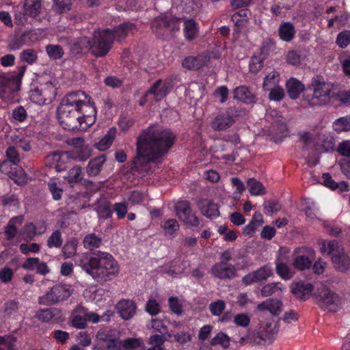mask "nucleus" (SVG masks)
I'll return each mask as SVG.
<instances>
[{"label": "nucleus", "instance_id": "nucleus-1", "mask_svg": "<svg viewBox=\"0 0 350 350\" xmlns=\"http://www.w3.org/2000/svg\"><path fill=\"white\" fill-rule=\"evenodd\" d=\"M176 139V134L171 129H160L154 124L142 130L137 138V154L133 159L131 170L145 171L150 163L161 161Z\"/></svg>", "mask_w": 350, "mask_h": 350}, {"label": "nucleus", "instance_id": "nucleus-2", "mask_svg": "<svg viewBox=\"0 0 350 350\" xmlns=\"http://www.w3.org/2000/svg\"><path fill=\"white\" fill-rule=\"evenodd\" d=\"M88 95L82 91L73 92L68 94L60 102L57 107V118L60 126L63 129L68 131H86V116L82 112L83 106L87 103L81 99Z\"/></svg>", "mask_w": 350, "mask_h": 350}, {"label": "nucleus", "instance_id": "nucleus-3", "mask_svg": "<svg viewBox=\"0 0 350 350\" xmlns=\"http://www.w3.org/2000/svg\"><path fill=\"white\" fill-rule=\"evenodd\" d=\"M119 272L117 261L109 253L89 252V275L98 282L112 280Z\"/></svg>", "mask_w": 350, "mask_h": 350}, {"label": "nucleus", "instance_id": "nucleus-4", "mask_svg": "<svg viewBox=\"0 0 350 350\" xmlns=\"http://www.w3.org/2000/svg\"><path fill=\"white\" fill-rule=\"evenodd\" d=\"M27 66L23 65L17 67V70L13 73L0 75V98L11 99L14 94L20 90L22 78L24 76Z\"/></svg>", "mask_w": 350, "mask_h": 350}, {"label": "nucleus", "instance_id": "nucleus-5", "mask_svg": "<svg viewBox=\"0 0 350 350\" xmlns=\"http://www.w3.org/2000/svg\"><path fill=\"white\" fill-rule=\"evenodd\" d=\"M87 156L79 150L57 151L50 154L46 157V163L51 168H54L57 172L66 170L71 161H85Z\"/></svg>", "mask_w": 350, "mask_h": 350}, {"label": "nucleus", "instance_id": "nucleus-6", "mask_svg": "<svg viewBox=\"0 0 350 350\" xmlns=\"http://www.w3.org/2000/svg\"><path fill=\"white\" fill-rule=\"evenodd\" d=\"M184 17L162 14L155 17L151 22L152 31L161 38L169 32L179 31L180 24Z\"/></svg>", "mask_w": 350, "mask_h": 350}, {"label": "nucleus", "instance_id": "nucleus-7", "mask_svg": "<svg viewBox=\"0 0 350 350\" xmlns=\"http://www.w3.org/2000/svg\"><path fill=\"white\" fill-rule=\"evenodd\" d=\"M314 88L312 97L309 100L310 105H326L332 101L334 90L329 88L322 76L315 75L311 82Z\"/></svg>", "mask_w": 350, "mask_h": 350}, {"label": "nucleus", "instance_id": "nucleus-8", "mask_svg": "<svg viewBox=\"0 0 350 350\" xmlns=\"http://www.w3.org/2000/svg\"><path fill=\"white\" fill-rule=\"evenodd\" d=\"M171 90L170 81L157 79L142 96L139 101V105L144 107L148 102H150V104L159 103L165 98Z\"/></svg>", "mask_w": 350, "mask_h": 350}, {"label": "nucleus", "instance_id": "nucleus-9", "mask_svg": "<svg viewBox=\"0 0 350 350\" xmlns=\"http://www.w3.org/2000/svg\"><path fill=\"white\" fill-rule=\"evenodd\" d=\"M92 53L97 57L105 56L114 42L111 29H97L94 32Z\"/></svg>", "mask_w": 350, "mask_h": 350}, {"label": "nucleus", "instance_id": "nucleus-10", "mask_svg": "<svg viewBox=\"0 0 350 350\" xmlns=\"http://www.w3.org/2000/svg\"><path fill=\"white\" fill-rule=\"evenodd\" d=\"M5 155L8 161H4L0 163V170L3 172L5 165H7L8 163H10L14 167L13 168L11 167V170L8 172L9 177L18 184L25 183V177L24 176V171L18 166L21 159L18 152L16 150V147L9 146L5 150Z\"/></svg>", "mask_w": 350, "mask_h": 350}, {"label": "nucleus", "instance_id": "nucleus-11", "mask_svg": "<svg viewBox=\"0 0 350 350\" xmlns=\"http://www.w3.org/2000/svg\"><path fill=\"white\" fill-rule=\"evenodd\" d=\"M72 294L70 287L64 284H56L44 295L40 297L38 302L42 305H52L67 299Z\"/></svg>", "mask_w": 350, "mask_h": 350}, {"label": "nucleus", "instance_id": "nucleus-12", "mask_svg": "<svg viewBox=\"0 0 350 350\" xmlns=\"http://www.w3.org/2000/svg\"><path fill=\"white\" fill-rule=\"evenodd\" d=\"M176 215L184 224L190 227H198L200 219L193 213L190 202L187 200L178 201L174 206Z\"/></svg>", "mask_w": 350, "mask_h": 350}, {"label": "nucleus", "instance_id": "nucleus-13", "mask_svg": "<svg viewBox=\"0 0 350 350\" xmlns=\"http://www.w3.org/2000/svg\"><path fill=\"white\" fill-rule=\"evenodd\" d=\"M317 304L323 310H334L336 306L338 295L328 287L321 284L313 295Z\"/></svg>", "mask_w": 350, "mask_h": 350}, {"label": "nucleus", "instance_id": "nucleus-14", "mask_svg": "<svg viewBox=\"0 0 350 350\" xmlns=\"http://www.w3.org/2000/svg\"><path fill=\"white\" fill-rule=\"evenodd\" d=\"M96 338L98 340L107 342V350H120V332L116 329L101 328L98 331Z\"/></svg>", "mask_w": 350, "mask_h": 350}, {"label": "nucleus", "instance_id": "nucleus-15", "mask_svg": "<svg viewBox=\"0 0 350 350\" xmlns=\"http://www.w3.org/2000/svg\"><path fill=\"white\" fill-rule=\"evenodd\" d=\"M55 90L51 85H41L31 91L30 98L33 103L44 105L50 103L54 98Z\"/></svg>", "mask_w": 350, "mask_h": 350}, {"label": "nucleus", "instance_id": "nucleus-16", "mask_svg": "<svg viewBox=\"0 0 350 350\" xmlns=\"http://www.w3.org/2000/svg\"><path fill=\"white\" fill-rule=\"evenodd\" d=\"M211 273L220 280H231L237 276V269L227 262H218L213 265Z\"/></svg>", "mask_w": 350, "mask_h": 350}, {"label": "nucleus", "instance_id": "nucleus-17", "mask_svg": "<svg viewBox=\"0 0 350 350\" xmlns=\"http://www.w3.org/2000/svg\"><path fill=\"white\" fill-rule=\"evenodd\" d=\"M269 55V47L263 44L258 51H256L250 58L249 70L251 73L257 74L264 66V61Z\"/></svg>", "mask_w": 350, "mask_h": 350}, {"label": "nucleus", "instance_id": "nucleus-18", "mask_svg": "<svg viewBox=\"0 0 350 350\" xmlns=\"http://www.w3.org/2000/svg\"><path fill=\"white\" fill-rule=\"evenodd\" d=\"M272 275L273 270L271 267L269 265H264L243 276L241 282L245 286H248L254 283L265 281Z\"/></svg>", "mask_w": 350, "mask_h": 350}, {"label": "nucleus", "instance_id": "nucleus-19", "mask_svg": "<svg viewBox=\"0 0 350 350\" xmlns=\"http://www.w3.org/2000/svg\"><path fill=\"white\" fill-rule=\"evenodd\" d=\"M231 113L232 108H229L225 113L217 115L211 121V128L216 131L230 128L235 122V117Z\"/></svg>", "mask_w": 350, "mask_h": 350}, {"label": "nucleus", "instance_id": "nucleus-20", "mask_svg": "<svg viewBox=\"0 0 350 350\" xmlns=\"http://www.w3.org/2000/svg\"><path fill=\"white\" fill-rule=\"evenodd\" d=\"M21 267L26 271H35L37 274L45 276L50 272L46 262L38 257H29L25 260Z\"/></svg>", "mask_w": 350, "mask_h": 350}, {"label": "nucleus", "instance_id": "nucleus-21", "mask_svg": "<svg viewBox=\"0 0 350 350\" xmlns=\"http://www.w3.org/2000/svg\"><path fill=\"white\" fill-rule=\"evenodd\" d=\"M293 295L299 300L306 301L311 295L314 286L302 281L293 283L291 287Z\"/></svg>", "mask_w": 350, "mask_h": 350}, {"label": "nucleus", "instance_id": "nucleus-22", "mask_svg": "<svg viewBox=\"0 0 350 350\" xmlns=\"http://www.w3.org/2000/svg\"><path fill=\"white\" fill-rule=\"evenodd\" d=\"M137 31V28L133 23L126 21L120 23L113 29L111 32L113 33V40L116 39L120 41L126 38L129 34H133Z\"/></svg>", "mask_w": 350, "mask_h": 350}, {"label": "nucleus", "instance_id": "nucleus-23", "mask_svg": "<svg viewBox=\"0 0 350 350\" xmlns=\"http://www.w3.org/2000/svg\"><path fill=\"white\" fill-rule=\"evenodd\" d=\"M116 309L122 319L124 320H130L136 313L137 306L133 300L121 299L117 305Z\"/></svg>", "mask_w": 350, "mask_h": 350}, {"label": "nucleus", "instance_id": "nucleus-24", "mask_svg": "<svg viewBox=\"0 0 350 350\" xmlns=\"http://www.w3.org/2000/svg\"><path fill=\"white\" fill-rule=\"evenodd\" d=\"M172 9L179 13L191 14L197 12L200 6L198 0H172Z\"/></svg>", "mask_w": 350, "mask_h": 350}, {"label": "nucleus", "instance_id": "nucleus-25", "mask_svg": "<svg viewBox=\"0 0 350 350\" xmlns=\"http://www.w3.org/2000/svg\"><path fill=\"white\" fill-rule=\"evenodd\" d=\"M35 317L43 323H48L51 320H53L54 322L62 321V312L56 308L40 309L36 312Z\"/></svg>", "mask_w": 350, "mask_h": 350}, {"label": "nucleus", "instance_id": "nucleus-26", "mask_svg": "<svg viewBox=\"0 0 350 350\" xmlns=\"http://www.w3.org/2000/svg\"><path fill=\"white\" fill-rule=\"evenodd\" d=\"M201 213L208 219H213L219 216V206L212 200L203 199L198 203Z\"/></svg>", "mask_w": 350, "mask_h": 350}, {"label": "nucleus", "instance_id": "nucleus-27", "mask_svg": "<svg viewBox=\"0 0 350 350\" xmlns=\"http://www.w3.org/2000/svg\"><path fill=\"white\" fill-rule=\"evenodd\" d=\"M331 260L334 268L338 271L345 273L350 269V257L344 252V249L334 253Z\"/></svg>", "mask_w": 350, "mask_h": 350}, {"label": "nucleus", "instance_id": "nucleus-28", "mask_svg": "<svg viewBox=\"0 0 350 350\" xmlns=\"http://www.w3.org/2000/svg\"><path fill=\"white\" fill-rule=\"evenodd\" d=\"M233 98L247 105L257 101L256 96L245 85H240L233 90Z\"/></svg>", "mask_w": 350, "mask_h": 350}, {"label": "nucleus", "instance_id": "nucleus-29", "mask_svg": "<svg viewBox=\"0 0 350 350\" xmlns=\"http://www.w3.org/2000/svg\"><path fill=\"white\" fill-rule=\"evenodd\" d=\"M286 92L291 99H297L305 90L304 85L298 79L291 77L286 83Z\"/></svg>", "mask_w": 350, "mask_h": 350}, {"label": "nucleus", "instance_id": "nucleus-30", "mask_svg": "<svg viewBox=\"0 0 350 350\" xmlns=\"http://www.w3.org/2000/svg\"><path fill=\"white\" fill-rule=\"evenodd\" d=\"M88 323V311L83 308H77L71 315L72 325L77 329H83Z\"/></svg>", "mask_w": 350, "mask_h": 350}, {"label": "nucleus", "instance_id": "nucleus-31", "mask_svg": "<svg viewBox=\"0 0 350 350\" xmlns=\"http://www.w3.org/2000/svg\"><path fill=\"white\" fill-rule=\"evenodd\" d=\"M295 28L291 22H282L278 28V36L284 42H289L295 38Z\"/></svg>", "mask_w": 350, "mask_h": 350}, {"label": "nucleus", "instance_id": "nucleus-32", "mask_svg": "<svg viewBox=\"0 0 350 350\" xmlns=\"http://www.w3.org/2000/svg\"><path fill=\"white\" fill-rule=\"evenodd\" d=\"M198 32V23L193 19L185 20L183 33L187 40H193L197 37Z\"/></svg>", "mask_w": 350, "mask_h": 350}, {"label": "nucleus", "instance_id": "nucleus-33", "mask_svg": "<svg viewBox=\"0 0 350 350\" xmlns=\"http://www.w3.org/2000/svg\"><path fill=\"white\" fill-rule=\"evenodd\" d=\"M23 217L16 216L11 218L5 229V235L8 240L13 239L17 234L16 224L21 225L23 223Z\"/></svg>", "mask_w": 350, "mask_h": 350}, {"label": "nucleus", "instance_id": "nucleus-34", "mask_svg": "<svg viewBox=\"0 0 350 350\" xmlns=\"http://www.w3.org/2000/svg\"><path fill=\"white\" fill-rule=\"evenodd\" d=\"M204 65V60L201 57L188 56L182 62V66L189 70H196Z\"/></svg>", "mask_w": 350, "mask_h": 350}, {"label": "nucleus", "instance_id": "nucleus-35", "mask_svg": "<svg viewBox=\"0 0 350 350\" xmlns=\"http://www.w3.org/2000/svg\"><path fill=\"white\" fill-rule=\"evenodd\" d=\"M41 7V0H25V15L36 17L38 15Z\"/></svg>", "mask_w": 350, "mask_h": 350}, {"label": "nucleus", "instance_id": "nucleus-36", "mask_svg": "<svg viewBox=\"0 0 350 350\" xmlns=\"http://www.w3.org/2000/svg\"><path fill=\"white\" fill-rule=\"evenodd\" d=\"M343 247L339 245L336 240L323 241L320 250L322 254L333 255L334 253L339 252Z\"/></svg>", "mask_w": 350, "mask_h": 350}, {"label": "nucleus", "instance_id": "nucleus-37", "mask_svg": "<svg viewBox=\"0 0 350 350\" xmlns=\"http://www.w3.org/2000/svg\"><path fill=\"white\" fill-rule=\"evenodd\" d=\"M312 265V259L307 255H297L293 261V266L297 270L309 269Z\"/></svg>", "mask_w": 350, "mask_h": 350}, {"label": "nucleus", "instance_id": "nucleus-38", "mask_svg": "<svg viewBox=\"0 0 350 350\" xmlns=\"http://www.w3.org/2000/svg\"><path fill=\"white\" fill-rule=\"evenodd\" d=\"M106 161L105 154H101L94 159L89 161V176L98 175Z\"/></svg>", "mask_w": 350, "mask_h": 350}, {"label": "nucleus", "instance_id": "nucleus-39", "mask_svg": "<svg viewBox=\"0 0 350 350\" xmlns=\"http://www.w3.org/2000/svg\"><path fill=\"white\" fill-rule=\"evenodd\" d=\"M36 234V226L33 223H27L20 232L18 238L21 241H29L33 240Z\"/></svg>", "mask_w": 350, "mask_h": 350}, {"label": "nucleus", "instance_id": "nucleus-40", "mask_svg": "<svg viewBox=\"0 0 350 350\" xmlns=\"http://www.w3.org/2000/svg\"><path fill=\"white\" fill-rule=\"evenodd\" d=\"M334 130L337 133L350 131V115L336 119L333 123Z\"/></svg>", "mask_w": 350, "mask_h": 350}, {"label": "nucleus", "instance_id": "nucleus-41", "mask_svg": "<svg viewBox=\"0 0 350 350\" xmlns=\"http://www.w3.org/2000/svg\"><path fill=\"white\" fill-rule=\"evenodd\" d=\"M275 270L277 274L282 279L285 280H290L293 275V272L291 270L289 267L282 262H275Z\"/></svg>", "mask_w": 350, "mask_h": 350}, {"label": "nucleus", "instance_id": "nucleus-42", "mask_svg": "<svg viewBox=\"0 0 350 350\" xmlns=\"http://www.w3.org/2000/svg\"><path fill=\"white\" fill-rule=\"evenodd\" d=\"M247 186L251 195L261 196L265 193V189L263 185L254 178H249Z\"/></svg>", "mask_w": 350, "mask_h": 350}, {"label": "nucleus", "instance_id": "nucleus-43", "mask_svg": "<svg viewBox=\"0 0 350 350\" xmlns=\"http://www.w3.org/2000/svg\"><path fill=\"white\" fill-rule=\"evenodd\" d=\"M16 339L12 335L0 336V350H16Z\"/></svg>", "mask_w": 350, "mask_h": 350}, {"label": "nucleus", "instance_id": "nucleus-44", "mask_svg": "<svg viewBox=\"0 0 350 350\" xmlns=\"http://www.w3.org/2000/svg\"><path fill=\"white\" fill-rule=\"evenodd\" d=\"M180 226L175 219H169L163 225V228L165 235L174 237L176 232L179 230Z\"/></svg>", "mask_w": 350, "mask_h": 350}, {"label": "nucleus", "instance_id": "nucleus-45", "mask_svg": "<svg viewBox=\"0 0 350 350\" xmlns=\"http://www.w3.org/2000/svg\"><path fill=\"white\" fill-rule=\"evenodd\" d=\"M46 52L51 59L55 60L61 59L64 54L63 48L59 44H48Z\"/></svg>", "mask_w": 350, "mask_h": 350}, {"label": "nucleus", "instance_id": "nucleus-46", "mask_svg": "<svg viewBox=\"0 0 350 350\" xmlns=\"http://www.w3.org/2000/svg\"><path fill=\"white\" fill-rule=\"evenodd\" d=\"M147 199V194L145 191L139 190L132 191L128 198L129 202L132 205L141 204Z\"/></svg>", "mask_w": 350, "mask_h": 350}, {"label": "nucleus", "instance_id": "nucleus-47", "mask_svg": "<svg viewBox=\"0 0 350 350\" xmlns=\"http://www.w3.org/2000/svg\"><path fill=\"white\" fill-rule=\"evenodd\" d=\"M142 345L140 339L136 338H127L124 340H120V350L135 349Z\"/></svg>", "mask_w": 350, "mask_h": 350}, {"label": "nucleus", "instance_id": "nucleus-48", "mask_svg": "<svg viewBox=\"0 0 350 350\" xmlns=\"http://www.w3.org/2000/svg\"><path fill=\"white\" fill-rule=\"evenodd\" d=\"M65 178L70 184L80 182L82 180L81 167L79 165H75L69 170L67 176H66Z\"/></svg>", "mask_w": 350, "mask_h": 350}, {"label": "nucleus", "instance_id": "nucleus-49", "mask_svg": "<svg viewBox=\"0 0 350 350\" xmlns=\"http://www.w3.org/2000/svg\"><path fill=\"white\" fill-rule=\"evenodd\" d=\"M279 74L275 71L269 73L264 79L262 88L264 90H269V88L275 87L279 82Z\"/></svg>", "mask_w": 350, "mask_h": 350}, {"label": "nucleus", "instance_id": "nucleus-50", "mask_svg": "<svg viewBox=\"0 0 350 350\" xmlns=\"http://www.w3.org/2000/svg\"><path fill=\"white\" fill-rule=\"evenodd\" d=\"M282 284L281 282H273L265 285L261 289L262 297H269L278 291H282Z\"/></svg>", "mask_w": 350, "mask_h": 350}, {"label": "nucleus", "instance_id": "nucleus-51", "mask_svg": "<svg viewBox=\"0 0 350 350\" xmlns=\"http://www.w3.org/2000/svg\"><path fill=\"white\" fill-rule=\"evenodd\" d=\"M62 233L58 230L54 231L47 239V246L49 248H59L62 247Z\"/></svg>", "mask_w": 350, "mask_h": 350}, {"label": "nucleus", "instance_id": "nucleus-52", "mask_svg": "<svg viewBox=\"0 0 350 350\" xmlns=\"http://www.w3.org/2000/svg\"><path fill=\"white\" fill-rule=\"evenodd\" d=\"M135 123V119L127 115H121L118 120V126L121 131H128Z\"/></svg>", "mask_w": 350, "mask_h": 350}, {"label": "nucleus", "instance_id": "nucleus-53", "mask_svg": "<svg viewBox=\"0 0 350 350\" xmlns=\"http://www.w3.org/2000/svg\"><path fill=\"white\" fill-rule=\"evenodd\" d=\"M336 44L341 49H345L350 44V30L340 31L336 37Z\"/></svg>", "mask_w": 350, "mask_h": 350}, {"label": "nucleus", "instance_id": "nucleus-54", "mask_svg": "<svg viewBox=\"0 0 350 350\" xmlns=\"http://www.w3.org/2000/svg\"><path fill=\"white\" fill-rule=\"evenodd\" d=\"M210 344L211 346L221 345L224 348H228L230 345V338L224 333L219 332L213 337Z\"/></svg>", "mask_w": 350, "mask_h": 350}, {"label": "nucleus", "instance_id": "nucleus-55", "mask_svg": "<svg viewBox=\"0 0 350 350\" xmlns=\"http://www.w3.org/2000/svg\"><path fill=\"white\" fill-rule=\"evenodd\" d=\"M265 211L266 215H271L274 213H278L281 209V205L278 200H265L263 204Z\"/></svg>", "mask_w": 350, "mask_h": 350}, {"label": "nucleus", "instance_id": "nucleus-56", "mask_svg": "<svg viewBox=\"0 0 350 350\" xmlns=\"http://www.w3.org/2000/svg\"><path fill=\"white\" fill-rule=\"evenodd\" d=\"M97 213L99 218L107 219L112 217L113 208H111L109 202H105L104 204L98 205Z\"/></svg>", "mask_w": 350, "mask_h": 350}, {"label": "nucleus", "instance_id": "nucleus-57", "mask_svg": "<svg viewBox=\"0 0 350 350\" xmlns=\"http://www.w3.org/2000/svg\"><path fill=\"white\" fill-rule=\"evenodd\" d=\"M101 234L96 235L94 232L89 234V252H94V250L100 247L103 243Z\"/></svg>", "mask_w": 350, "mask_h": 350}, {"label": "nucleus", "instance_id": "nucleus-58", "mask_svg": "<svg viewBox=\"0 0 350 350\" xmlns=\"http://www.w3.org/2000/svg\"><path fill=\"white\" fill-rule=\"evenodd\" d=\"M20 58L23 62H25L29 64H32L37 60L38 55L35 50L28 49L23 50L21 52Z\"/></svg>", "mask_w": 350, "mask_h": 350}, {"label": "nucleus", "instance_id": "nucleus-59", "mask_svg": "<svg viewBox=\"0 0 350 350\" xmlns=\"http://www.w3.org/2000/svg\"><path fill=\"white\" fill-rule=\"evenodd\" d=\"M231 20L234 24L233 33L234 35L239 36L247 22L245 19L241 18L238 14L234 13L232 15Z\"/></svg>", "mask_w": 350, "mask_h": 350}, {"label": "nucleus", "instance_id": "nucleus-60", "mask_svg": "<svg viewBox=\"0 0 350 350\" xmlns=\"http://www.w3.org/2000/svg\"><path fill=\"white\" fill-rule=\"evenodd\" d=\"M32 35L31 31H25L23 32L19 37L15 38L12 44L11 48L13 50L19 49L22 46H23L27 40L30 38V36Z\"/></svg>", "mask_w": 350, "mask_h": 350}, {"label": "nucleus", "instance_id": "nucleus-61", "mask_svg": "<svg viewBox=\"0 0 350 350\" xmlns=\"http://www.w3.org/2000/svg\"><path fill=\"white\" fill-rule=\"evenodd\" d=\"M269 98L273 101H280L285 96L284 89L280 86H275L269 88Z\"/></svg>", "mask_w": 350, "mask_h": 350}, {"label": "nucleus", "instance_id": "nucleus-62", "mask_svg": "<svg viewBox=\"0 0 350 350\" xmlns=\"http://www.w3.org/2000/svg\"><path fill=\"white\" fill-rule=\"evenodd\" d=\"M48 188L54 200L57 201L62 198L63 189L57 186V184L55 181L50 180L48 183Z\"/></svg>", "mask_w": 350, "mask_h": 350}, {"label": "nucleus", "instance_id": "nucleus-63", "mask_svg": "<svg viewBox=\"0 0 350 350\" xmlns=\"http://www.w3.org/2000/svg\"><path fill=\"white\" fill-rule=\"evenodd\" d=\"M129 204L126 202H116L113 206V211L116 213L118 219L125 217L128 211Z\"/></svg>", "mask_w": 350, "mask_h": 350}, {"label": "nucleus", "instance_id": "nucleus-64", "mask_svg": "<svg viewBox=\"0 0 350 350\" xmlns=\"http://www.w3.org/2000/svg\"><path fill=\"white\" fill-rule=\"evenodd\" d=\"M169 337H173V341L179 343L181 345H185L186 343L191 340V335L189 332H178L174 335L169 334Z\"/></svg>", "mask_w": 350, "mask_h": 350}]
</instances>
